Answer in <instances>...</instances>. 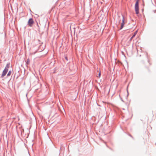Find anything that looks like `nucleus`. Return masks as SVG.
I'll return each mask as SVG.
<instances>
[{
	"mask_svg": "<svg viewBox=\"0 0 156 156\" xmlns=\"http://www.w3.org/2000/svg\"><path fill=\"white\" fill-rule=\"evenodd\" d=\"M9 64H7L6 65V66L5 67V68L4 69V70L3 71L2 74L1 75V77H3L7 73V72L8 71V69L9 68Z\"/></svg>",
	"mask_w": 156,
	"mask_h": 156,
	"instance_id": "f257e3e1",
	"label": "nucleus"
},
{
	"mask_svg": "<svg viewBox=\"0 0 156 156\" xmlns=\"http://www.w3.org/2000/svg\"><path fill=\"white\" fill-rule=\"evenodd\" d=\"M135 10L136 14H138L139 13V2L138 0L136 1L135 3Z\"/></svg>",
	"mask_w": 156,
	"mask_h": 156,
	"instance_id": "f03ea898",
	"label": "nucleus"
},
{
	"mask_svg": "<svg viewBox=\"0 0 156 156\" xmlns=\"http://www.w3.org/2000/svg\"><path fill=\"white\" fill-rule=\"evenodd\" d=\"M34 23V21L32 19H30L28 22V25L30 27H31Z\"/></svg>",
	"mask_w": 156,
	"mask_h": 156,
	"instance_id": "7ed1b4c3",
	"label": "nucleus"
},
{
	"mask_svg": "<svg viewBox=\"0 0 156 156\" xmlns=\"http://www.w3.org/2000/svg\"><path fill=\"white\" fill-rule=\"evenodd\" d=\"M124 25V18H123L122 20V23L121 24V29H122Z\"/></svg>",
	"mask_w": 156,
	"mask_h": 156,
	"instance_id": "20e7f679",
	"label": "nucleus"
},
{
	"mask_svg": "<svg viewBox=\"0 0 156 156\" xmlns=\"http://www.w3.org/2000/svg\"><path fill=\"white\" fill-rule=\"evenodd\" d=\"M12 74V71L11 70H10L9 71L8 73L7 76H10V75Z\"/></svg>",
	"mask_w": 156,
	"mask_h": 156,
	"instance_id": "39448f33",
	"label": "nucleus"
},
{
	"mask_svg": "<svg viewBox=\"0 0 156 156\" xmlns=\"http://www.w3.org/2000/svg\"><path fill=\"white\" fill-rule=\"evenodd\" d=\"M30 59L29 58H28L27 59V65H29L30 64Z\"/></svg>",
	"mask_w": 156,
	"mask_h": 156,
	"instance_id": "423d86ee",
	"label": "nucleus"
},
{
	"mask_svg": "<svg viewBox=\"0 0 156 156\" xmlns=\"http://www.w3.org/2000/svg\"><path fill=\"white\" fill-rule=\"evenodd\" d=\"M97 71L99 73L98 77L99 78H100L101 76V71L100 70H98Z\"/></svg>",
	"mask_w": 156,
	"mask_h": 156,
	"instance_id": "0eeeda50",
	"label": "nucleus"
},
{
	"mask_svg": "<svg viewBox=\"0 0 156 156\" xmlns=\"http://www.w3.org/2000/svg\"><path fill=\"white\" fill-rule=\"evenodd\" d=\"M135 36L134 35H133L130 39V40L131 41Z\"/></svg>",
	"mask_w": 156,
	"mask_h": 156,
	"instance_id": "6e6552de",
	"label": "nucleus"
},
{
	"mask_svg": "<svg viewBox=\"0 0 156 156\" xmlns=\"http://www.w3.org/2000/svg\"><path fill=\"white\" fill-rule=\"evenodd\" d=\"M137 33V31H136L134 33L133 35H134V36H135V35Z\"/></svg>",
	"mask_w": 156,
	"mask_h": 156,
	"instance_id": "1a4fd4ad",
	"label": "nucleus"
}]
</instances>
